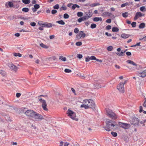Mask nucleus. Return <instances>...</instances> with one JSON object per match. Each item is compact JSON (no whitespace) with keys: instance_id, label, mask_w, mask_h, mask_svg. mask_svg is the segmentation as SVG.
Here are the masks:
<instances>
[{"instance_id":"nucleus-6","label":"nucleus","mask_w":146,"mask_h":146,"mask_svg":"<svg viewBox=\"0 0 146 146\" xmlns=\"http://www.w3.org/2000/svg\"><path fill=\"white\" fill-rule=\"evenodd\" d=\"M126 62L129 64H130L134 67H131L130 66H127V67L129 69L134 70L137 67L138 65L135 63L133 61L130 60H128L126 61Z\"/></svg>"},{"instance_id":"nucleus-59","label":"nucleus","mask_w":146,"mask_h":146,"mask_svg":"<svg viewBox=\"0 0 146 146\" xmlns=\"http://www.w3.org/2000/svg\"><path fill=\"white\" fill-rule=\"evenodd\" d=\"M111 26L110 25H108L106 27V29L107 30H109L111 29Z\"/></svg>"},{"instance_id":"nucleus-51","label":"nucleus","mask_w":146,"mask_h":146,"mask_svg":"<svg viewBox=\"0 0 146 146\" xmlns=\"http://www.w3.org/2000/svg\"><path fill=\"white\" fill-rule=\"evenodd\" d=\"M40 6L38 4H35L34 5V7L36 9H38L40 8Z\"/></svg>"},{"instance_id":"nucleus-55","label":"nucleus","mask_w":146,"mask_h":146,"mask_svg":"<svg viewBox=\"0 0 146 146\" xmlns=\"http://www.w3.org/2000/svg\"><path fill=\"white\" fill-rule=\"evenodd\" d=\"M30 25L32 26L35 27L36 25V23L34 22H31L30 23Z\"/></svg>"},{"instance_id":"nucleus-30","label":"nucleus","mask_w":146,"mask_h":146,"mask_svg":"<svg viewBox=\"0 0 146 146\" xmlns=\"http://www.w3.org/2000/svg\"><path fill=\"white\" fill-rule=\"evenodd\" d=\"M59 59L62 60L63 61H65L66 60V58L62 56H60L59 57Z\"/></svg>"},{"instance_id":"nucleus-60","label":"nucleus","mask_w":146,"mask_h":146,"mask_svg":"<svg viewBox=\"0 0 146 146\" xmlns=\"http://www.w3.org/2000/svg\"><path fill=\"white\" fill-rule=\"evenodd\" d=\"M57 11L56 10H52V12H51L52 13V14H55L56 13H57Z\"/></svg>"},{"instance_id":"nucleus-56","label":"nucleus","mask_w":146,"mask_h":146,"mask_svg":"<svg viewBox=\"0 0 146 146\" xmlns=\"http://www.w3.org/2000/svg\"><path fill=\"white\" fill-rule=\"evenodd\" d=\"M90 57L89 56H88L85 59L86 61V62H89L90 60Z\"/></svg>"},{"instance_id":"nucleus-11","label":"nucleus","mask_w":146,"mask_h":146,"mask_svg":"<svg viewBox=\"0 0 146 146\" xmlns=\"http://www.w3.org/2000/svg\"><path fill=\"white\" fill-rule=\"evenodd\" d=\"M35 112V111L33 110H28L25 112V114L28 117L32 118Z\"/></svg>"},{"instance_id":"nucleus-41","label":"nucleus","mask_w":146,"mask_h":146,"mask_svg":"<svg viewBox=\"0 0 146 146\" xmlns=\"http://www.w3.org/2000/svg\"><path fill=\"white\" fill-rule=\"evenodd\" d=\"M69 17V16L67 13H65L64 15V18L65 19H67Z\"/></svg>"},{"instance_id":"nucleus-45","label":"nucleus","mask_w":146,"mask_h":146,"mask_svg":"<svg viewBox=\"0 0 146 146\" xmlns=\"http://www.w3.org/2000/svg\"><path fill=\"white\" fill-rule=\"evenodd\" d=\"M111 135L113 137H116L117 135V134L116 132H111Z\"/></svg>"},{"instance_id":"nucleus-23","label":"nucleus","mask_w":146,"mask_h":146,"mask_svg":"<svg viewBox=\"0 0 146 146\" xmlns=\"http://www.w3.org/2000/svg\"><path fill=\"white\" fill-rule=\"evenodd\" d=\"M80 7V6L77 4H74L72 7V9L74 10L77 7L78 8H79Z\"/></svg>"},{"instance_id":"nucleus-28","label":"nucleus","mask_w":146,"mask_h":146,"mask_svg":"<svg viewBox=\"0 0 146 146\" xmlns=\"http://www.w3.org/2000/svg\"><path fill=\"white\" fill-rule=\"evenodd\" d=\"M142 111L144 113H145V114L146 113V111L143 110V108H142V106H140L139 107V112L140 113H141Z\"/></svg>"},{"instance_id":"nucleus-40","label":"nucleus","mask_w":146,"mask_h":146,"mask_svg":"<svg viewBox=\"0 0 146 146\" xmlns=\"http://www.w3.org/2000/svg\"><path fill=\"white\" fill-rule=\"evenodd\" d=\"M40 45L42 47L44 48H48V47L46 45L42 43H40Z\"/></svg>"},{"instance_id":"nucleus-15","label":"nucleus","mask_w":146,"mask_h":146,"mask_svg":"<svg viewBox=\"0 0 146 146\" xmlns=\"http://www.w3.org/2000/svg\"><path fill=\"white\" fill-rule=\"evenodd\" d=\"M102 16L104 17H113V18H115V16L113 14H112L111 13H109L108 12H105L103 13L102 15Z\"/></svg>"},{"instance_id":"nucleus-53","label":"nucleus","mask_w":146,"mask_h":146,"mask_svg":"<svg viewBox=\"0 0 146 146\" xmlns=\"http://www.w3.org/2000/svg\"><path fill=\"white\" fill-rule=\"evenodd\" d=\"M59 7L58 4H56L53 7V8L54 9H58L59 8Z\"/></svg>"},{"instance_id":"nucleus-4","label":"nucleus","mask_w":146,"mask_h":146,"mask_svg":"<svg viewBox=\"0 0 146 146\" xmlns=\"http://www.w3.org/2000/svg\"><path fill=\"white\" fill-rule=\"evenodd\" d=\"M67 114H68V116L72 119L76 121H78V119L76 117V113L71 110L68 109V110Z\"/></svg>"},{"instance_id":"nucleus-2","label":"nucleus","mask_w":146,"mask_h":146,"mask_svg":"<svg viewBox=\"0 0 146 146\" xmlns=\"http://www.w3.org/2000/svg\"><path fill=\"white\" fill-rule=\"evenodd\" d=\"M109 126H107V125L104 127V128L107 131H109L111 130V129H116L117 127V125L115 124V121L110 123Z\"/></svg>"},{"instance_id":"nucleus-19","label":"nucleus","mask_w":146,"mask_h":146,"mask_svg":"<svg viewBox=\"0 0 146 146\" xmlns=\"http://www.w3.org/2000/svg\"><path fill=\"white\" fill-rule=\"evenodd\" d=\"M121 37L122 38H126L129 37L130 36V35H129L123 33L121 35Z\"/></svg>"},{"instance_id":"nucleus-64","label":"nucleus","mask_w":146,"mask_h":146,"mask_svg":"<svg viewBox=\"0 0 146 146\" xmlns=\"http://www.w3.org/2000/svg\"><path fill=\"white\" fill-rule=\"evenodd\" d=\"M79 75L81 77V78L82 79H84L85 77L84 74H79Z\"/></svg>"},{"instance_id":"nucleus-50","label":"nucleus","mask_w":146,"mask_h":146,"mask_svg":"<svg viewBox=\"0 0 146 146\" xmlns=\"http://www.w3.org/2000/svg\"><path fill=\"white\" fill-rule=\"evenodd\" d=\"M0 74L3 76H4L5 75V72L2 70H1L0 71Z\"/></svg>"},{"instance_id":"nucleus-20","label":"nucleus","mask_w":146,"mask_h":146,"mask_svg":"<svg viewBox=\"0 0 146 146\" xmlns=\"http://www.w3.org/2000/svg\"><path fill=\"white\" fill-rule=\"evenodd\" d=\"M93 20L95 22H98L99 21H102V19L101 17H96L94 18Z\"/></svg>"},{"instance_id":"nucleus-63","label":"nucleus","mask_w":146,"mask_h":146,"mask_svg":"<svg viewBox=\"0 0 146 146\" xmlns=\"http://www.w3.org/2000/svg\"><path fill=\"white\" fill-rule=\"evenodd\" d=\"M81 18L82 19V21H84L86 20V19H87V18H86L85 16H84L83 17H81Z\"/></svg>"},{"instance_id":"nucleus-38","label":"nucleus","mask_w":146,"mask_h":146,"mask_svg":"<svg viewBox=\"0 0 146 146\" xmlns=\"http://www.w3.org/2000/svg\"><path fill=\"white\" fill-rule=\"evenodd\" d=\"M128 14L127 12H125L122 13V16L125 18H126L128 16Z\"/></svg>"},{"instance_id":"nucleus-57","label":"nucleus","mask_w":146,"mask_h":146,"mask_svg":"<svg viewBox=\"0 0 146 146\" xmlns=\"http://www.w3.org/2000/svg\"><path fill=\"white\" fill-rule=\"evenodd\" d=\"M131 25L132 27H135L136 26V23L135 22H133L131 23Z\"/></svg>"},{"instance_id":"nucleus-61","label":"nucleus","mask_w":146,"mask_h":146,"mask_svg":"<svg viewBox=\"0 0 146 146\" xmlns=\"http://www.w3.org/2000/svg\"><path fill=\"white\" fill-rule=\"evenodd\" d=\"M111 19H108L106 20V22L108 23H111Z\"/></svg>"},{"instance_id":"nucleus-49","label":"nucleus","mask_w":146,"mask_h":146,"mask_svg":"<svg viewBox=\"0 0 146 146\" xmlns=\"http://www.w3.org/2000/svg\"><path fill=\"white\" fill-rule=\"evenodd\" d=\"M82 55L80 54H78L77 55V57L79 59L82 58Z\"/></svg>"},{"instance_id":"nucleus-54","label":"nucleus","mask_w":146,"mask_h":146,"mask_svg":"<svg viewBox=\"0 0 146 146\" xmlns=\"http://www.w3.org/2000/svg\"><path fill=\"white\" fill-rule=\"evenodd\" d=\"M140 43H141L140 42H139L138 43H137L136 44L133 45H132L131 46V47H135L136 46H140Z\"/></svg>"},{"instance_id":"nucleus-31","label":"nucleus","mask_w":146,"mask_h":146,"mask_svg":"<svg viewBox=\"0 0 146 146\" xmlns=\"http://www.w3.org/2000/svg\"><path fill=\"white\" fill-rule=\"evenodd\" d=\"M140 37L139 39V40H141L142 41H145L146 40V36H145L144 37H143V38H142L141 36V35L140 36Z\"/></svg>"},{"instance_id":"nucleus-32","label":"nucleus","mask_w":146,"mask_h":146,"mask_svg":"<svg viewBox=\"0 0 146 146\" xmlns=\"http://www.w3.org/2000/svg\"><path fill=\"white\" fill-rule=\"evenodd\" d=\"M145 24L144 23H142L139 25V27L140 29H143L145 27Z\"/></svg>"},{"instance_id":"nucleus-10","label":"nucleus","mask_w":146,"mask_h":146,"mask_svg":"<svg viewBox=\"0 0 146 146\" xmlns=\"http://www.w3.org/2000/svg\"><path fill=\"white\" fill-rule=\"evenodd\" d=\"M119 125L120 127L126 129L129 128L131 126L129 124L122 122H119Z\"/></svg>"},{"instance_id":"nucleus-24","label":"nucleus","mask_w":146,"mask_h":146,"mask_svg":"<svg viewBox=\"0 0 146 146\" xmlns=\"http://www.w3.org/2000/svg\"><path fill=\"white\" fill-rule=\"evenodd\" d=\"M125 52V51L121 50L120 52H117L116 53L117 55L119 56H123V54Z\"/></svg>"},{"instance_id":"nucleus-29","label":"nucleus","mask_w":146,"mask_h":146,"mask_svg":"<svg viewBox=\"0 0 146 146\" xmlns=\"http://www.w3.org/2000/svg\"><path fill=\"white\" fill-rule=\"evenodd\" d=\"M56 23L61 25H64L65 24L64 22L62 20L57 21H56Z\"/></svg>"},{"instance_id":"nucleus-5","label":"nucleus","mask_w":146,"mask_h":146,"mask_svg":"<svg viewBox=\"0 0 146 146\" xmlns=\"http://www.w3.org/2000/svg\"><path fill=\"white\" fill-rule=\"evenodd\" d=\"M32 118L34 119V120L36 121H41L44 119L42 115L36 112H35Z\"/></svg>"},{"instance_id":"nucleus-27","label":"nucleus","mask_w":146,"mask_h":146,"mask_svg":"<svg viewBox=\"0 0 146 146\" xmlns=\"http://www.w3.org/2000/svg\"><path fill=\"white\" fill-rule=\"evenodd\" d=\"M119 30L118 28L116 27H114L112 29V31L113 32H118Z\"/></svg>"},{"instance_id":"nucleus-14","label":"nucleus","mask_w":146,"mask_h":146,"mask_svg":"<svg viewBox=\"0 0 146 146\" xmlns=\"http://www.w3.org/2000/svg\"><path fill=\"white\" fill-rule=\"evenodd\" d=\"M145 15V14L142 13L140 12H137L136 13L134 19L136 20L139 17L144 16Z\"/></svg>"},{"instance_id":"nucleus-42","label":"nucleus","mask_w":146,"mask_h":146,"mask_svg":"<svg viewBox=\"0 0 146 146\" xmlns=\"http://www.w3.org/2000/svg\"><path fill=\"white\" fill-rule=\"evenodd\" d=\"M96 24L93 23L91 25L90 27L92 29H94L95 28H96Z\"/></svg>"},{"instance_id":"nucleus-9","label":"nucleus","mask_w":146,"mask_h":146,"mask_svg":"<svg viewBox=\"0 0 146 146\" xmlns=\"http://www.w3.org/2000/svg\"><path fill=\"white\" fill-rule=\"evenodd\" d=\"M117 88L120 92L122 93L124 92V86L123 84V82H121L119 83L117 86Z\"/></svg>"},{"instance_id":"nucleus-25","label":"nucleus","mask_w":146,"mask_h":146,"mask_svg":"<svg viewBox=\"0 0 146 146\" xmlns=\"http://www.w3.org/2000/svg\"><path fill=\"white\" fill-rule=\"evenodd\" d=\"M43 96V95H41L39 96L38 97V99L39 101L42 103H43V102H45V101L43 100L42 98H39L40 97Z\"/></svg>"},{"instance_id":"nucleus-58","label":"nucleus","mask_w":146,"mask_h":146,"mask_svg":"<svg viewBox=\"0 0 146 146\" xmlns=\"http://www.w3.org/2000/svg\"><path fill=\"white\" fill-rule=\"evenodd\" d=\"M90 60H96V58L94 56H92L90 57Z\"/></svg>"},{"instance_id":"nucleus-44","label":"nucleus","mask_w":146,"mask_h":146,"mask_svg":"<svg viewBox=\"0 0 146 146\" xmlns=\"http://www.w3.org/2000/svg\"><path fill=\"white\" fill-rule=\"evenodd\" d=\"M113 48V47L112 46H110L107 48V50L110 51H111Z\"/></svg>"},{"instance_id":"nucleus-62","label":"nucleus","mask_w":146,"mask_h":146,"mask_svg":"<svg viewBox=\"0 0 146 146\" xmlns=\"http://www.w3.org/2000/svg\"><path fill=\"white\" fill-rule=\"evenodd\" d=\"M81 18L82 19V21H84L86 20V19H87V18H86L85 16H84L83 17H81Z\"/></svg>"},{"instance_id":"nucleus-7","label":"nucleus","mask_w":146,"mask_h":146,"mask_svg":"<svg viewBox=\"0 0 146 146\" xmlns=\"http://www.w3.org/2000/svg\"><path fill=\"white\" fill-rule=\"evenodd\" d=\"M130 123L132 125H133L135 127H138L139 126V121L138 119L135 117H133L130 121Z\"/></svg>"},{"instance_id":"nucleus-35","label":"nucleus","mask_w":146,"mask_h":146,"mask_svg":"<svg viewBox=\"0 0 146 146\" xmlns=\"http://www.w3.org/2000/svg\"><path fill=\"white\" fill-rule=\"evenodd\" d=\"M129 5V3L128 2L125 3H124L122 4L121 5V7H124L126 6Z\"/></svg>"},{"instance_id":"nucleus-16","label":"nucleus","mask_w":146,"mask_h":146,"mask_svg":"<svg viewBox=\"0 0 146 146\" xmlns=\"http://www.w3.org/2000/svg\"><path fill=\"white\" fill-rule=\"evenodd\" d=\"M85 16L88 19L91 17L93 15L92 12L90 11H89L88 12L85 13Z\"/></svg>"},{"instance_id":"nucleus-33","label":"nucleus","mask_w":146,"mask_h":146,"mask_svg":"<svg viewBox=\"0 0 146 146\" xmlns=\"http://www.w3.org/2000/svg\"><path fill=\"white\" fill-rule=\"evenodd\" d=\"M44 23V22L42 21H39L38 22V24L39 26L43 27Z\"/></svg>"},{"instance_id":"nucleus-22","label":"nucleus","mask_w":146,"mask_h":146,"mask_svg":"<svg viewBox=\"0 0 146 146\" xmlns=\"http://www.w3.org/2000/svg\"><path fill=\"white\" fill-rule=\"evenodd\" d=\"M23 3L25 4H29L30 3L31 1L30 0H22Z\"/></svg>"},{"instance_id":"nucleus-8","label":"nucleus","mask_w":146,"mask_h":146,"mask_svg":"<svg viewBox=\"0 0 146 146\" xmlns=\"http://www.w3.org/2000/svg\"><path fill=\"white\" fill-rule=\"evenodd\" d=\"M137 74L139 77L144 78L146 76V70L141 69L137 72Z\"/></svg>"},{"instance_id":"nucleus-46","label":"nucleus","mask_w":146,"mask_h":146,"mask_svg":"<svg viewBox=\"0 0 146 146\" xmlns=\"http://www.w3.org/2000/svg\"><path fill=\"white\" fill-rule=\"evenodd\" d=\"M64 72L66 73H70L72 71L69 69L66 68L64 70Z\"/></svg>"},{"instance_id":"nucleus-37","label":"nucleus","mask_w":146,"mask_h":146,"mask_svg":"<svg viewBox=\"0 0 146 146\" xmlns=\"http://www.w3.org/2000/svg\"><path fill=\"white\" fill-rule=\"evenodd\" d=\"M22 11L25 12H27L29 11V9L27 8H24L22 9Z\"/></svg>"},{"instance_id":"nucleus-36","label":"nucleus","mask_w":146,"mask_h":146,"mask_svg":"<svg viewBox=\"0 0 146 146\" xmlns=\"http://www.w3.org/2000/svg\"><path fill=\"white\" fill-rule=\"evenodd\" d=\"M145 7L144 6H142L140 8V10L141 11L144 12L145 11Z\"/></svg>"},{"instance_id":"nucleus-26","label":"nucleus","mask_w":146,"mask_h":146,"mask_svg":"<svg viewBox=\"0 0 146 146\" xmlns=\"http://www.w3.org/2000/svg\"><path fill=\"white\" fill-rule=\"evenodd\" d=\"M43 96V95H41L39 96L38 97V99L39 101L42 103H43V102H45V101L43 100L42 98H39L40 97Z\"/></svg>"},{"instance_id":"nucleus-34","label":"nucleus","mask_w":146,"mask_h":146,"mask_svg":"<svg viewBox=\"0 0 146 146\" xmlns=\"http://www.w3.org/2000/svg\"><path fill=\"white\" fill-rule=\"evenodd\" d=\"M13 55L15 57L18 56L19 57H21L22 56L21 54L20 53H13Z\"/></svg>"},{"instance_id":"nucleus-47","label":"nucleus","mask_w":146,"mask_h":146,"mask_svg":"<svg viewBox=\"0 0 146 146\" xmlns=\"http://www.w3.org/2000/svg\"><path fill=\"white\" fill-rule=\"evenodd\" d=\"M145 122V121L144 122L143 121H140V122H139V126H143V125H145V124H144L143 123H144Z\"/></svg>"},{"instance_id":"nucleus-17","label":"nucleus","mask_w":146,"mask_h":146,"mask_svg":"<svg viewBox=\"0 0 146 146\" xmlns=\"http://www.w3.org/2000/svg\"><path fill=\"white\" fill-rule=\"evenodd\" d=\"M44 25L43 26V27H44L49 28L52 27V25L51 23H48L47 22L44 23Z\"/></svg>"},{"instance_id":"nucleus-39","label":"nucleus","mask_w":146,"mask_h":146,"mask_svg":"<svg viewBox=\"0 0 146 146\" xmlns=\"http://www.w3.org/2000/svg\"><path fill=\"white\" fill-rule=\"evenodd\" d=\"M83 13L81 12H78L77 13V15L78 17H81L83 16Z\"/></svg>"},{"instance_id":"nucleus-52","label":"nucleus","mask_w":146,"mask_h":146,"mask_svg":"<svg viewBox=\"0 0 146 146\" xmlns=\"http://www.w3.org/2000/svg\"><path fill=\"white\" fill-rule=\"evenodd\" d=\"M79 32V29L78 28H76L74 30V32L76 34Z\"/></svg>"},{"instance_id":"nucleus-1","label":"nucleus","mask_w":146,"mask_h":146,"mask_svg":"<svg viewBox=\"0 0 146 146\" xmlns=\"http://www.w3.org/2000/svg\"><path fill=\"white\" fill-rule=\"evenodd\" d=\"M83 103L87 104L89 108L92 109L94 110H96L95 109L96 105L94 102L92 100H86L83 101Z\"/></svg>"},{"instance_id":"nucleus-13","label":"nucleus","mask_w":146,"mask_h":146,"mask_svg":"<svg viewBox=\"0 0 146 146\" xmlns=\"http://www.w3.org/2000/svg\"><path fill=\"white\" fill-rule=\"evenodd\" d=\"M86 34L84 33L83 31H80L78 34L76 36V38H80L82 37L84 38L86 36Z\"/></svg>"},{"instance_id":"nucleus-3","label":"nucleus","mask_w":146,"mask_h":146,"mask_svg":"<svg viewBox=\"0 0 146 146\" xmlns=\"http://www.w3.org/2000/svg\"><path fill=\"white\" fill-rule=\"evenodd\" d=\"M106 112L107 115L112 119H115L117 118V117L116 115L111 110L106 109Z\"/></svg>"},{"instance_id":"nucleus-12","label":"nucleus","mask_w":146,"mask_h":146,"mask_svg":"<svg viewBox=\"0 0 146 146\" xmlns=\"http://www.w3.org/2000/svg\"><path fill=\"white\" fill-rule=\"evenodd\" d=\"M8 66L11 70L15 72H17L19 68L12 63H8Z\"/></svg>"},{"instance_id":"nucleus-21","label":"nucleus","mask_w":146,"mask_h":146,"mask_svg":"<svg viewBox=\"0 0 146 146\" xmlns=\"http://www.w3.org/2000/svg\"><path fill=\"white\" fill-rule=\"evenodd\" d=\"M113 121L110 119H107L106 121V125L107 126H109V124L111 123H113Z\"/></svg>"},{"instance_id":"nucleus-43","label":"nucleus","mask_w":146,"mask_h":146,"mask_svg":"<svg viewBox=\"0 0 146 146\" xmlns=\"http://www.w3.org/2000/svg\"><path fill=\"white\" fill-rule=\"evenodd\" d=\"M8 5L10 7H12L13 6V3L11 2H8Z\"/></svg>"},{"instance_id":"nucleus-18","label":"nucleus","mask_w":146,"mask_h":146,"mask_svg":"<svg viewBox=\"0 0 146 146\" xmlns=\"http://www.w3.org/2000/svg\"><path fill=\"white\" fill-rule=\"evenodd\" d=\"M42 107L43 109L47 111L48 110V109L46 108V102H43V103H42Z\"/></svg>"},{"instance_id":"nucleus-48","label":"nucleus","mask_w":146,"mask_h":146,"mask_svg":"<svg viewBox=\"0 0 146 146\" xmlns=\"http://www.w3.org/2000/svg\"><path fill=\"white\" fill-rule=\"evenodd\" d=\"M76 45L77 46H80L82 45V43L81 42H78L76 43Z\"/></svg>"}]
</instances>
